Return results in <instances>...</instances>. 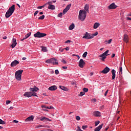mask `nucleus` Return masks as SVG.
I'll return each mask as SVG.
<instances>
[{
	"label": "nucleus",
	"instance_id": "nucleus-32",
	"mask_svg": "<svg viewBox=\"0 0 131 131\" xmlns=\"http://www.w3.org/2000/svg\"><path fill=\"white\" fill-rule=\"evenodd\" d=\"M30 35H31V32H29L28 34H27L25 36H26V38H28V37H29V36H30Z\"/></svg>",
	"mask_w": 131,
	"mask_h": 131
},
{
	"label": "nucleus",
	"instance_id": "nucleus-6",
	"mask_svg": "<svg viewBox=\"0 0 131 131\" xmlns=\"http://www.w3.org/2000/svg\"><path fill=\"white\" fill-rule=\"evenodd\" d=\"M109 52V50H106L105 52H104L103 53L99 55V57L101 58L100 60L101 61H105V59H106L107 56H108V53Z\"/></svg>",
	"mask_w": 131,
	"mask_h": 131
},
{
	"label": "nucleus",
	"instance_id": "nucleus-57",
	"mask_svg": "<svg viewBox=\"0 0 131 131\" xmlns=\"http://www.w3.org/2000/svg\"><path fill=\"white\" fill-rule=\"evenodd\" d=\"M64 50H65V49H61V48L59 49V51H60V52H63V51H64Z\"/></svg>",
	"mask_w": 131,
	"mask_h": 131
},
{
	"label": "nucleus",
	"instance_id": "nucleus-61",
	"mask_svg": "<svg viewBox=\"0 0 131 131\" xmlns=\"http://www.w3.org/2000/svg\"><path fill=\"white\" fill-rule=\"evenodd\" d=\"M43 14V12H39V15H42Z\"/></svg>",
	"mask_w": 131,
	"mask_h": 131
},
{
	"label": "nucleus",
	"instance_id": "nucleus-62",
	"mask_svg": "<svg viewBox=\"0 0 131 131\" xmlns=\"http://www.w3.org/2000/svg\"><path fill=\"white\" fill-rule=\"evenodd\" d=\"M3 39H7V36H4L3 37Z\"/></svg>",
	"mask_w": 131,
	"mask_h": 131
},
{
	"label": "nucleus",
	"instance_id": "nucleus-13",
	"mask_svg": "<svg viewBox=\"0 0 131 131\" xmlns=\"http://www.w3.org/2000/svg\"><path fill=\"white\" fill-rule=\"evenodd\" d=\"M71 7V4H69L67 5L66 8L63 10V14H66V13H67L68 11H69Z\"/></svg>",
	"mask_w": 131,
	"mask_h": 131
},
{
	"label": "nucleus",
	"instance_id": "nucleus-14",
	"mask_svg": "<svg viewBox=\"0 0 131 131\" xmlns=\"http://www.w3.org/2000/svg\"><path fill=\"white\" fill-rule=\"evenodd\" d=\"M19 64V61L17 60H14L11 63V67H15V66H17Z\"/></svg>",
	"mask_w": 131,
	"mask_h": 131
},
{
	"label": "nucleus",
	"instance_id": "nucleus-29",
	"mask_svg": "<svg viewBox=\"0 0 131 131\" xmlns=\"http://www.w3.org/2000/svg\"><path fill=\"white\" fill-rule=\"evenodd\" d=\"M32 96H33L34 97H37V98H38V96H37V94L35 92H32Z\"/></svg>",
	"mask_w": 131,
	"mask_h": 131
},
{
	"label": "nucleus",
	"instance_id": "nucleus-34",
	"mask_svg": "<svg viewBox=\"0 0 131 131\" xmlns=\"http://www.w3.org/2000/svg\"><path fill=\"white\" fill-rule=\"evenodd\" d=\"M41 50L43 51V52H47V47H42V49Z\"/></svg>",
	"mask_w": 131,
	"mask_h": 131
},
{
	"label": "nucleus",
	"instance_id": "nucleus-63",
	"mask_svg": "<svg viewBox=\"0 0 131 131\" xmlns=\"http://www.w3.org/2000/svg\"><path fill=\"white\" fill-rule=\"evenodd\" d=\"M22 60H26V57H23V58H22Z\"/></svg>",
	"mask_w": 131,
	"mask_h": 131
},
{
	"label": "nucleus",
	"instance_id": "nucleus-11",
	"mask_svg": "<svg viewBox=\"0 0 131 131\" xmlns=\"http://www.w3.org/2000/svg\"><path fill=\"white\" fill-rule=\"evenodd\" d=\"M24 97H27V98H31L32 97V92H25L24 94Z\"/></svg>",
	"mask_w": 131,
	"mask_h": 131
},
{
	"label": "nucleus",
	"instance_id": "nucleus-44",
	"mask_svg": "<svg viewBox=\"0 0 131 131\" xmlns=\"http://www.w3.org/2000/svg\"><path fill=\"white\" fill-rule=\"evenodd\" d=\"M92 35H93V37L94 36H97V35L98 34V32H95L94 34H92Z\"/></svg>",
	"mask_w": 131,
	"mask_h": 131
},
{
	"label": "nucleus",
	"instance_id": "nucleus-49",
	"mask_svg": "<svg viewBox=\"0 0 131 131\" xmlns=\"http://www.w3.org/2000/svg\"><path fill=\"white\" fill-rule=\"evenodd\" d=\"M39 12L38 11H36L35 12L34 14V16H35L36 15H37V14H38Z\"/></svg>",
	"mask_w": 131,
	"mask_h": 131
},
{
	"label": "nucleus",
	"instance_id": "nucleus-37",
	"mask_svg": "<svg viewBox=\"0 0 131 131\" xmlns=\"http://www.w3.org/2000/svg\"><path fill=\"white\" fill-rule=\"evenodd\" d=\"M76 120H77L78 121H79V120H80V117H79V116H77L76 117Z\"/></svg>",
	"mask_w": 131,
	"mask_h": 131
},
{
	"label": "nucleus",
	"instance_id": "nucleus-60",
	"mask_svg": "<svg viewBox=\"0 0 131 131\" xmlns=\"http://www.w3.org/2000/svg\"><path fill=\"white\" fill-rule=\"evenodd\" d=\"M76 57H77L78 60H79V59H80V57H79V55H76Z\"/></svg>",
	"mask_w": 131,
	"mask_h": 131
},
{
	"label": "nucleus",
	"instance_id": "nucleus-16",
	"mask_svg": "<svg viewBox=\"0 0 131 131\" xmlns=\"http://www.w3.org/2000/svg\"><path fill=\"white\" fill-rule=\"evenodd\" d=\"M41 121H43L44 122H48V121H51V119L46 118V117H41L40 119Z\"/></svg>",
	"mask_w": 131,
	"mask_h": 131
},
{
	"label": "nucleus",
	"instance_id": "nucleus-52",
	"mask_svg": "<svg viewBox=\"0 0 131 131\" xmlns=\"http://www.w3.org/2000/svg\"><path fill=\"white\" fill-rule=\"evenodd\" d=\"M13 122H14L15 123H18V122H19V121H18L17 120H14Z\"/></svg>",
	"mask_w": 131,
	"mask_h": 131
},
{
	"label": "nucleus",
	"instance_id": "nucleus-58",
	"mask_svg": "<svg viewBox=\"0 0 131 131\" xmlns=\"http://www.w3.org/2000/svg\"><path fill=\"white\" fill-rule=\"evenodd\" d=\"M127 20H129V21H131V18L130 17H127Z\"/></svg>",
	"mask_w": 131,
	"mask_h": 131
},
{
	"label": "nucleus",
	"instance_id": "nucleus-59",
	"mask_svg": "<svg viewBox=\"0 0 131 131\" xmlns=\"http://www.w3.org/2000/svg\"><path fill=\"white\" fill-rule=\"evenodd\" d=\"M62 68H63V69H67V67H62Z\"/></svg>",
	"mask_w": 131,
	"mask_h": 131
},
{
	"label": "nucleus",
	"instance_id": "nucleus-19",
	"mask_svg": "<svg viewBox=\"0 0 131 131\" xmlns=\"http://www.w3.org/2000/svg\"><path fill=\"white\" fill-rule=\"evenodd\" d=\"M123 40H124L125 42H126V43H127V42H128V36L126 34H124Z\"/></svg>",
	"mask_w": 131,
	"mask_h": 131
},
{
	"label": "nucleus",
	"instance_id": "nucleus-31",
	"mask_svg": "<svg viewBox=\"0 0 131 131\" xmlns=\"http://www.w3.org/2000/svg\"><path fill=\"white\" fill-rule=\"evenodd\" d=\"M60 89H61V90H62V91H66V88L64 86H59Z\"/></svg>",
	"mask_w": 131,
	"mask_h": 131
},
{
	"label": "nucleus",
	"instance_id": "nucleus-22",
	"mask_svg": "<svg viewBox=\"0 0 131 131\" xmlns=\"http://www.w3.org/2000/svg\"><path fill=\"white\" fill-rule=\"evenodd\" d=\"M49 91H56L57 90V86L52 85L48 88Z\"/></svg>",
	"mask_w": 131,
	"mask_h": 131
},
{
	"label": "nucleus",
	"instance_id": "nucleus-27",
	"mask_svg": "<svg viewBox=\"0 0 131 131\" xmlns=\"http://www.w3.org/2000/svg\"><path fill=\"white\" fill-rule=\"evenodd\" d=\"M46 6H47V4H45L44 5L41 6H38L37 7V9H42V8H45V7H46Z\"/></svg>",
	"mask_w": 131,
	"mask_h": 131
},
{
	"label": "nucleus",
	"instance_id": "nucleus-28",
	"mask_svg": "<svg viewBox=\"0 0 131 131\" xmlns=\"http://www.w3.org/2000/svg\"><path fill=\"white\" fill-rule=\"evenodd\" d=\"M45 15H42L41 16H40V17H38V20H43V19H45Z\"/></svg>",
	"mask_w": 131,
	"mask_h": 131
},
{
	"label": "nucleus",
	"instance_id": "nucleus-50",
	"mask_svg": "<svg viewBox=\"0 0 131 131\" xmlns=\"http://www.w3.org/2000/svg\"><path fill=\"white\" fill-rule=\"evenodd\" d=\"M64 50H66V51H69L70 48L69 47H67L66 48H64Z\"/></svg>",
	"mask_w": 131,
	"mask_h": 131
},
{
	"label": "nucleus",
	"instance_id": "nucleus-41",
	"mask_svg": "<svg viewBox=\"0 0 131 131\" xmlns=\"http://www.w3.org/2000/svg\"><path fill=\"white\" fill-rule=\"evenodd\" d=\"M87 127H88V125H83L82 126V129H85V128H86Z\"/></svg>",
	"mask_w": 131,
	"mask_h": 131
},
{
	"label": "nucleus",
	"instance_id": "nucleus-43",
	"mask_svg": "<svg viewBox=\"0 0 131 131\" xmlns=\"http://www.w3.org/2000/svg\"><path fill=\"white\" fill-rule=\"evenodd\" d=\"M112 41V39H110L108 41H107V43L110 44V43H111Z\"/></svg>",
	"mask_w": 131,
	"mask_h": 131
},
{
	"label": "nucleus",
	"instance_id": "nucleus-55",
	"mask_svg": "<svg viewBox=\"0 0 131 131\" xmlns=\"http://www.w3.org/2000/svg\"><path fill=\"white\" fill-rule=\"evenodd\" d=\"M114 57H115V54L113 53V54L112 55L111 57H112V58H114Z\"/></svg>",
	"mask_w": 131,
	"mask_h": 131
},
{
	"label": "nucleus",
	"instance_id": "nucleus-39",
	"mask_svg": "<svg viewBox=\"0 0 131 131\" xmlns=\"http://www.w3.org/2000/svg\"><path fill=\"white\" fill-rule=\"evenodd\" d=\"M120 72L121 74H122V67L121 66H120Z\"/></svg>",
	"mask_w": 131,
	"mask_h": 131
},
{
	"label": "nucleus",
	"instance_id": "nucleus-9",
	"mask_svg": "<svg viewBox=\"0 0 131 131\" xmlns=\"http://www.w3.org/2000/svg\"><path fill=\"white\" fill-rule=\"evenodd\" d=\"M117 8V5H115V3H112L110 6L108 7V9L109 10H115Z\"/></svg>",
	"mask_w": 131,
	"mask_h": 131
},
{
	"label": "nucleus",
	"instance_id": "nucleus-15",
	"mask_svg": "<svg viewBox=\"0 0 131 131\" xmlns=\"http://www.w3.org/2000/svg\"><path fill=\"white\" fill-rule=\"evenodd\" d=\"M17 46V40L15 38H13L12 44L11 45V47L14 49Z\"/></svg>",
	"mask_w": 131,
	"mask_h": 131
},
{
	"label": "nucleus",
	"instance_id": "nucleus-51",
	"mask_svg": "<svg viewBox=\"0 0 131 131\" xmlns=\"http://www.w3.org/2000/svg\"><path fill=\"white\" fill-rule=\"evenodd\" d=\"M61 62H62L63 64H66V61L65 60L62 59Z\"/></svg>",
	"mask_w": 131,
	"mask_h": 131
},
{
	"label": "nucleus",
	"instance_id": "nucleus-54",
	"mask_svg": "<svg viewBox=\"0 0 131 131\" xmlns=\"http://www.w3.org/2000/svg\"><path fill=\"white\" fill-rule=\"evenodd\" d=\"M37 127H38V128H39V127H45V126H43V125H39V126H37Z\"/></svg>",
	"mask_w": 131,
	"mask_h": 131
},
{
	"label": "nucleus",
	"instance_id": "nucleus-5",
	"mask_svg": "<svg viewBox=\"0 0 131 131\" xmlns=\"http://www.w3.org/2000/svg\"><path fill=\"white\" fill-rule=\"evenodd\" d=\"M46 62L53 64V65H58V64H59V63H58V62L57 61V59L54 58L47 60L46 61Z\"/></svg>",
	"mask_w": 131,
	"mask_h": 131
},
{
	"label": "nucleus",
	"instance_id": "nucleus-38",
	"mask_svg": "<svg viewBox=\"0 0 131 131\" xmlns=\"http://www.w3.org/2000/svg\"><path fill=\"white\" fill-rule=\"evenodd\" d=\"M100 124V121H97L95 122V126H97Z\"/></svg>",
	"mask_w": 131,
	"mask_h": 131
},
{
	"label": "nucleus",
	"instance_id": "nucleus-10",
	"mask_svg": "<svg viewBox=\"0 0 131 131\" xmlns=\"http://www.w3.org/2000/svg\"><path fill=\"white\" fill-rule=\"evenodd\" d=\"M85 65V62L82 59H80L79 61V66L80 68H83V67Z\"/></svg>",
	"mask_w": 131,
	"mask_h": 131
},
{
	"label": "nucleus",
	"instance_id": "nucleus-53",
	"mask_svg": "<svg viewBox=\"0 0 131 131\" xmlns=\"http://www.w3.org/2000/svg\"><path fill=\"white\" fill-rule=\"evenodd\" d=\"M92 101H93V103H95V102H97V99H92Z\"/></svg>",
	"mask_w": 131,
	"mask_h": 131
},
{
	"label": "nucleus",
	"instance_id": "nucleus-64",
	"mask_svg": "<svg viewBox=\"0 0 131 131\" xmlns=\"http://www.w3.org/2000/svg\"><path fill=\"white\" fill-rule=\"evenodd\" d=\"M128 16H129V17L131 16V12L128 14Z\"/></svg>",
	"mask_w": 131,
	"mask_h": 131
},
{
	"label": "nucleus",
	"instance_id": "nucleus-45",
	"mask_svg": "<svg viewBox=\"0 0 131 131\" xmlns=\"http://www.w3.org/2000/svg\"><path fill=\"white\" fill-rule=\"evenodd\" d=\"M11 103V101L10 100H7L6 101V105H9Z\"/></svg>",
	"mask_w": 131,
	"mask_h": 131
},
{
	"label": "nucleus",
	"instance_id": "nucleus-46",
	"mask_svg": "<svg viewBox=\"0 0 131 131\" xmlns=\"http://www.w3.org/2000/svg\"><path fill=\"white\" fill-rule=\"evenodd\" d=\"M55 74H59V71L58 70H56L55 71Z\"/></svg>",
	"mask_w": 131,
	"mask_h": 131
},
{
	"label": "nucleus",
	"instance_id": "nucleus-24",
	"mask_svg": "<svg viewBox=\"0 0 131 131\" xmlns=\"http://www.w3.org/2000/svg\"><path fill=\"white\" fill-rule=\"evenodd\" d=\"M100 26V24L98 23H95L94 25L93 26V28L94 29H97V28H98V27H99Z\"/></svg>",
	"mask_w": 131,
	"mask_h": 131
},
{
	"label": "nucleus",
	"instance_id": "nucleus-17",
	"mask_svg": "<svg viewBox=\"0 0 131 131\" xmlns=\"http://www.w3.org/2000/svg\"><path fill=\"white\" fill-rule=\"evenodd\" d=\"M94 116L95 117H100L101 116V112L99 111H95L93 112Z\"/></svg>",
	"mask_w": 131,
	"mask_h": 131
},
{
	"label": "nucleus",
	"instance_id": "nucleus-20",
	"mask_svg": "<svg viewBox=\"0 0 131 131\" xmlns=\"http://www.w3.org/2000/svg\"><path fill=\"white\" fill-rule=\"evenodd\" d=\"M33 119H34V117H33V116H31L26 119V121L27 122L28 121H33Z\"/></svg>",
	"mask_w": 131,
	"mask_h": 131
},
{
	"label": "nucleus",
	"instance_id": "nucleus-47",
	"mask_svg": "<svg viewBox=\"0 0 131 131\" xmlns=\"http://www.w3.org/2000/svg\"><path fill=\"white\" fill-rule=\"evenodd\" d=\"M108 92H109V90H107L105 92V94H104L105 97H106V96H107V94H108Z\"/></svg>",
	"mask_w": 131,
	"mask_h": 131
},
{
	"label": "nucleus",
	"instance_id": "nucleus-1",
	"mask_svg": "<svg viewBox=\"0 0 131 131\" xmlns=\"http://www.w3.org/2000/svg\"><path fill=\"white\" fill-rule=\"evenodd\" d=\"M86 18V11L84 10H80L79 13V19L81 21H84Z\"/></svg>",
	"mask_w": 131,
	"mask_h": 131
},
{
	"label": "nucleus",
	"instance_id": "nucleus-25",
	"mask_svg": "<svg viewBox=\"0 0 131 131\" xmlns=\"http://www.w3.org/2000/svg\"><path fill=\"white\" fill-rule=\"evenodd\" d=\"M74 27H75V25L73 23L70 26L69 30H73V29H74Z\"/></svg>",
	"mask_w": 131,
	"mask_h": 131
},
{
	"label": "nucleus",
	"instance_id": "nucleus-33",
	"mask_svg": "<svg viewBox=\"0 0 131 131\" xmlns=\"http://www.w3.org/2000/svg\"><path fill=\"white\" fill-rule=\"evenodd\" d=\"M86 56H88V52H85L83 53L82 57H83V58H85L86 57Z\"/></svg>",
	"mask_w": 131,
	"mask_h": 131
},
{
	"label": "nucleus",
	"instance_id": "nucleus-36",
	"mask_svg": "<svg viewBox=\"0 0 131 131\" xmlns=\"http://www.w3.org/2000/svg\"><path fill=\"white\" fill-rule=\"evenodd\" d=\"M85 94V93L84 92H81L80 93V96L81 97L82 96H84V95Z\"/></svg>",
	"mask_w": 131,
	"mask_h": 131
},
{
	"label": "nucleus",
	"instance_id": "nucleus-26",
	"mask_svg": "<svg viewBox=\"0 0 131 131\" xmlns=\"http://www.w3.org/2000/svg\"><path fill=\"white\" fill-rule=\"evenodd\" d=\"M84 9H85V11H86V12H88V13H89V4H86L85 5Z\"/></svg>",
	"mask_w": 131,
	"mask_h": 131
},
{
	"label": "nucleus",
	"instance_id": "nucleus-21",
	"mask_svg": "<svg viewBox=\"0 0 131 131\" xmlns=\"http://www.w3.org/2000/svg\"><path fill=\"white\" fill-rule=\"evenodd\" d=\"M112 79L114 80L115 79V77H116V74H115V70L113 69L112 70Z\"/></svg>",
	"mask_w": 131,
	"mask_h": 131
},
{
	"label": "nucleus",
	"instance_id": "nucleus-42",
	"mask_svg": "<svg viewBox=\"0 0 131 131\" xmlns=\"http://www.w3.org/2000/svg\"><path fill=\"white\" fill-rule=\"evenodd\" d=\"M58 17H62L63 16V13L62 12H60L58 15Z\"/></svg>",
	"mask_w": 131,
	"mask_h": 131
},
{
	"label": "nucleus",
	"instance_id": "nucleus-48",
	"mask_svg": "<svg viewBox=\"0 0 131 131\" xmlns=\"http://www.w3.org/2000/svg\"><path fill=\"white\" fill-rule=\"evenodd\" d=\"M70 42H71V40H68L65 42V43H69Z\"/></svg>",
	"mask_w": 131,
	"mask_h": 131
},
{
	"label": "nucleus",
	"instance_id": "nucleus-40",
	"mask_svg": "<svg viewBox=\"0 0 131 131\" xmlns=\"http://www.w3.org/2000/svg\"><path fill=\"white\" fill-rule=\"evenodd\" d=\"M77 129L76 130V131H82V130H81V129L80 128V127L79 126H77Z\"/></svg>",
	"mask_w": 131,
	"mask_h": 131
},
{
	"label": "nucleus",
	"instance_id": "nucleus-30",
	"mask_svg": "<svg viewBox=\"0 0 131 131\" xmlns=\"http://www.w3.org/2000/svg\"><path fill=\"white\" fill-rule=\"evenodd\" d=\"M83 92H84V93H88V92H89V89H88V88H83Z\"/></svg>",
	"mask_w": 131,
	"mask_h": 131
},
{
	"label": "nucleus",
	"instance_id": "nucleus-18",
	"mask_svg": "<svg viewBox=\"0 0 131 131\" xmlns=\"http://www.w3.org/2000/svg\"><path fill=\"white\" fill-rule=\"evenodd\" d=\"M38 90H39L38 89V88L34 86L33 88H30L29 89V91H30L31 92H37V91H38Z\"/></svg>",
	"mask_w": 131,
	"mask_h": 131
},
{
	"label": "nucleus",
	"instance_id": "nucleus-56",
	"mask_svg": "<svg viewBox=\"0 0 131 131\" xmlns=\"http://www.w3.org/2000/svg\"><path fill=\"white\" fill-rule=\"evenodd\" d=\"M46 108H47V109H52V106H50V107L47 106L46 107Z\"/></svg>",
	"mask_w": 131,
	"mask_h": 131
},
{
	"label": "nucleus",
	"instance_id": "nucleus-3",
	"mask_svg": "<svg viewBox=\"0 0 131 131\" xmlns=\"http://www.w3.org/2000/svg\"><path fill=\"white\" fill-rule=\"evenodd\" d=\"M22 73H23V70H19L15 72V77L17 80H21V76H22Z\"/></svg>",
	"mask_w": 131,
	"mask_h": 131
},
{
	"label": "nucleus",
	"instance_id": "nucleus-4",
	"mask_svg": "<svg viewBox=\"0 0 131 131\" xmlns=\"http://www.w3.org/2000/svg\"><path fill=\"white\" fill-rule=\"evenodd\" d=\"M34 37H37V38H41V37H45L47 36V34L43 33H40V32H37L34 34Z\"/></svg>",
	"mask_w": 131,
	"mask_h": 131
},
{
	"label": "nucleus",
	"instance_id": "nucleus-12",
	"mask_svg": "<svg viewBox=\"0 0 131 131\" xmlns=\"http://www.w3.org/2000/svg\"><path fill=\"white\" fill-rule=\"evenodd\" d=\"M110 71V68H109L108 67H106L102 71L101 73H103V74H107L108 72Z\"/></svg>",
	"mask_w": 131,
	"mask_h": 131
},
{
	"label": "nucleus",
	"instance_id": "nucleus-23",
	"mask_svg": "<svg viewBox=\"0 0 131 131\" xmlns=\"http://www.w3.org/2000/svg\"><path fill=\"white\" fill-rule=\"evenodd\" d=\"M102 127H103V124L99 125V126L95 128L94 131H100Z\"/></svg>",
	"mask_w": 131,
	"mask_h": 131
},
{
	"label": "nucleus",
	"instance_id": "nucleus-8",
	"mask_svg": "<svg viewBox=\"0 0 131 131\" xmlns=\"http://www.w3.org/2000/svg\"><path fill=\"white\" fill-rule=\"evenodd\" d=\"M46 4L49 6L48 7V9H49V10H55V9H56V7L54 5H52L53 2H49Z\"/></svg>",
	"mask_w": 131,
	"mask_h": 131
},
{
	"label": "nucleus",
	"instance_id": "nucleus-35",
	"mask_svg": "<svg viewBox=\"0 0 131 131\" xmlns=\"http://www.w3.org/2000/svg\"><path fill=\"white\" fill-rule=\"evenodd\" d=\"M0 124H6V122L2 120V119H0Z\"/></svg>",
	"mask_w": 131,
	"mask_h": 131
},
{
	"label": "nucleus",
	"instance_id": "nucleus-2",
	"mask_svg": "<svg viewBox=\"0 0 131 131\" xmlns=\"http://www.w3.org/2000/svg\"><path fill=\"white\" fill-rule=\"evenodd\" d=\"M15 11V5H13L11 7H10L8 10L7 11L5 17L6 18H9L10 16H12L13 15V13Z\"/></svg>",
	"mask_w": 131,
	"mask_h": 131
},
{
	"label": "nucleus",
	"instance_id": "nucleus-7",
	"mask_svg": "<svg viewBox=\"0 0 131 131\" xmlns=\"http://www.w3.org/2000/svg\"><path fill=\"white\" fill-rule=\"evenodd\" d=\"M82 38H85V39H92V38H94V35L86 32L85 35L83 36Z\"/></svg>",
	"mask_w": 131,
	"mask_h": 131
}]
</instances>
